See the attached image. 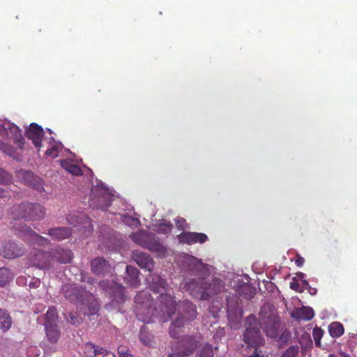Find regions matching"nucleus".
I'll list each match as a JSON object with an SVG mask.
<instances>
[{
  "label": "nucleus",
  "instance_id": "nucleus-21",
  "mask_svg": "<svg viewBox=\"0 0 357 357\" xmlns=\"http://www.w3.org/2000/svg\"><path fill=\"white\" fill-rule=\"evenodd\" d=\"M224 283L220 278H215L210 282L205 280L204 294L208 300L212 296L217 295L224 289Z\"/></svg>",
  "mask_w": 357,
  "mask_h": 357
},
{
  "label": "nucleus",
  "instance_id": "nucleus-40",
  "mask_svg": "<svg viewBox=\"0 0 357 357\" xmlns=\"http://www.w3.org/2000/svg\"><path fill=\"white\" fill-rule=\"evenodd\" d=\"M324 335V331L320 328H314L312 331V336L316 346L319 347L321 344V339Z\"/></svg>",
  "mask_w": 357,
  "mask_h": 357
},
{
  "label": "nucleus",
  "instance_id": "nucleus-50",
  "mask_svg": "<svg viewBox=\"0 0 357 357\" xmlns=\"http://www.w3.org/2000/svg\"><path fill=\"white\" fill-rule=\"evenodd\" d=\"M100 355H102V357H116L113 352L108 351L106 349H104V353Z\"/></svg>",
  "mask_w": 357,
  "mask_h": 357
},
{
  "label": "nucleus",
  "instance_id": "nucleus-34",
  "mask_svg": "<svg viewBox=\"0 0 357 357\" xmlns=\"http://www.w3.org/2000/svg\"><path fill=\"white\" fill-rule=\"evenodd\" d=\"M61 165L63 169L73 175L79 176L82 174V169L77 165L70 163L65 160H62Z\"/></svg>",
  "mask_w": 357,
  "mask_h": 357
},
{
  "label": "nucleus",
  "instance_id": "nucleus-41",
  "mask_svg": "<svg viewBox=\"0 0 357 357\" xmlns=\"http://www.w3.org/2000/svg\"><path fill=\"white\" fill-rule=\"evenodd\" d=\"M213 347L210 344H206L200 351L199 357H213Z\"/></svg>",
  "mask_w": 357,
  "mask_h": 357
},
{
  "label": "nucleus",
  "instance_id": "nucleus-3",
  "mask_svg": "<svg viewBox=\"0 0 357 357\" xmlns=\"http://www.w3.org/2000/svg\"><path fill=\"white\" fill-rule=\"evenodd\" d=\"M10 213L15 220L34 221L44 218L46 211L45 207L40 204L22 202L10 207Z\"/></svg>",
  "mask_w": 357,
  "mask_h": 357
},
{
  "label": "nucleus",
  "instance_id": "nucleus-15",
  "mask_svg": "<svg viewBox=\"0 0 357 357\" xmlns=\"http://www.w3.org/2000/svg\"><path fill=\"white\" fill-rule=\"evenodd\" d=\"M205 280L204 278L192 279L185 282L184 289L193 298L207 301V296L204 294Z\"/></svg>",
  "mask_w": 357,
  "mask_h": 357
},
{
  "label": "nucleus",
  "instance_id": "nucleus-22",
  "mask_svg": "<svg viewBox=\"0 0 357 357\" xmlns=\"http://www.w3.org/2000/svg\"><path fill=\"white\" fill-rule=\"evenodd\" d=\"M91 267L92 272L98 275H103L110 271V264L109 261L103 257H100L91 260Z\"/></svg>",
  "mask_w": 357,
  "mask_h": 357
},
{
  "label": "nucleus",
  "instance_id": "nucleus-32",
  "mask_svg": "<svg viewBox=\"0 0 357 357\" xmlns=\"http://www.w3.org/2000/svg\"><path fill=\"white\" fill-rule=\"evenodd\" d=\"M57 319H58V312L55 307H49L48 310L45 314V321L44 323V326L45 325H57Z\"/></svg>",
  "mask_w": 357,
  "mask_h": 357
},
{
  "label": "nucleus",
  "instance_id": "nucleus-46",
  "mask_svg": "<svg viewBox=\"0 0 357 357\" xmlns=\"http://www.w3.org/2000/svg\"><path fill=\"white\" fill-rule=\"evenodd\" d=\"M45 155L47 157L56 158L59 155V149L56 146H52L45 151Z\"/></svg>",
  "mask_w": 357,
  "mask_h": 357
},
{
  "label": "nucleus",
  "instance_id": "nucleus-25",
  "mask_svg": "<svg viewBox=\"0 0 357 357\" xmlns=\"http://www.w3.org/2000/svg\"><path fill=\"white\" fill-rule=\"evenodd\" d=\"M314 316L312 308L303 306L296 309L291 313V317L297 320L309 321Z\"/></svg>",
  "mask_w": 357,
  "mask_h": 357
},
{
  "label": "nucleus",
  "instance_id": "nucleus-51",
  "mask_svg": "<svg viewBox=\"0 0 357 357\" xmlns=\"http://www.w3.org/2000/svg\"><path fill=\"white\" fill-rule=\"evenodd\" d=\"M245 289L250 291L249 295L246 296L245 298L248 299H251L254 296V291L251 290L249 287H245Z\"/></svg>",
  "mask_w": 357,
  "mask_h": 357
},
{
  "label": "nucleus",
  "instance_id": "nucleus-30",
  "mask_svg": "<svg viewBox=\"0 0 357 357\" xmlns=\"http://www.w3.org/2000/svg\"><path fill=\"white\" fill-rule=\"evenodd\" d=\"M139 340L144 344L149 347L152 346L154 343V335L148 331L146 327H142L139 334Z\"/></svg>",
  "mask_w": 357,
  "mask_h": 357
},
{
  "label": "nucleus",
  "instance_id": "nucleus-48",
  "mask_svg": "<svg viewBox=\"0 0 357 357\" xmlns=\"http://www.w3.org/2000/svg\"><path fill=\"white\" fill-rule=\"evenodd\" d=\"M225 330L224 328H220L218 330L216 333L214 335L213 338L215 341H217V340L218 338H220L221 337L225 336Z\"/></svg>",
  "mask_w": 357,
  "mask_h": 357
},
{
  "label": "nucleus",
  "instance_id": "nucleus-45",
  "mask_svg": "<svg viewBox=\"0 0 357 357\" xmlns=\"http://www.w3.org/2000/svg\"><path fill=\"white\" fill-rule=\"evenodd\" d=\"M80 281L82 282H86L89 284H93L95 283V280L93 277H91L88 273H81V278Z\"/></svg>",
  "mask_w": 357,
  "mask_h": 357
},
{
  "label": "nucleus",
  "instance_id": "nucleus-4",
  "mask_svg": "<svg viewBox=\"0 0 357 357\" xmlns=\"http://www.w3.org/2000/svg\"><path fill=\"white\" fill-rule=\"evenodd\" d=\"M259 324L268 337L275 338L279 335L280 317L276 310L270 305H264L259 313Z\"/></svg>",
  "mask_w": 357,
  "mask_h": 357
},
{
  "label": "nucleus",
  "instance_id": "nucleus-37",
  "mask_svg": "<svg viewBox=\"0 0 357 357\" xmlns=\"http://www.w3.org/2000/svg\"><path fill=\"white\" fill-rule=\"evenodd\" d=\"M300 348L297 345L291 346L280 357H298Z\"/></svg>",
  "mask_w": 357,
  "mask_h": 357
},
{
  "label": "nucleus",
  "instance_id": "nucleus-27",
  "mask_svg": "<svg viewBox=\"0 0 357 357\" xmlns=\"http://www.w3.org/2000/svg\"><path fill=\"white\" fill-rule=\"evenodd\" d=\"M81 229H84V233H91L93 230V225L91 219L84 213H81L77 217V223L75 225Z\"/></svg>",
  "mask_w": 357,
  "mask_h": 357
},
{
  "label": "nucleus",
  "instance_id": "nucleus-55",
  "mask_svg": "<svg viewBox=\"0 0 357 357\" xmlns=\"http://www.w3.org/2000/svg\"><path fill=\"white\" fill-rule=\"evenodd\" d=\"M303 283L307 284V282L306 280L303 281Z\"/></svg>",
  "mask_w": 357,
  "mask_h": 357
},
{
  "label": "nucleus",
  "instance_id": "nucleus-36",
  "mask_svg": "<svg viewBox=\"0 0 357 357\" xmlns=\"http://www.w3.org/2000/svg\"><path fill=\"white\" fill-rule=\"evenodd\" d=\"M12 278V274L8 268H0V287L4 286Z\"/></svg>",
  "mask_w": 357,
  "mask_h": 357
},
{
  "label": "nucleus",
  "instance_id": "nucleus-49",
  "mask_svg": "<svg viewBox=\"0 0 357 357\" xmlns=\"http://www.w3.org/2000/svg\"><path fill=\"white\" fill-rule=\"evenodd\" d=\"M304 262H305L304 258L299 255H297V257L295 260L296 265L298 267H301L304 264Z\"/></svg>",
  "mask_w": 357,
  "mask_h": 357
},
{
  "label": "nucleus",
  "instance_id": "nucleus-26",
  "mask_svg": "<svg viewBox=\"0 0 357 357\" xmlns=\"http://www.w3.org/2000/svg\"><path fill=\"white\" fill-rule=\"evenodd\" d=\"M148 280H151V287L155 292L160 293L162 290H166L167 283L166 280L160 275H154Z\"/></svg>",
  "mask_w": 357,
  "mask_h": 357
},
{
  "label": "nucleus",
  "instance_id": "nucleus-19",
  "mask_svg": "<svg viewBox=\"0 0 357 357\" xmlns=\"http://www.w3.org/2000/svg\"><path fill=\"white\" fill-rule=\"evenodd\" d=\"M132 257L142 269L149 272L153 269L154 261L148 254L139 250H135L132 252Z\"/></svg>",
  "mask_w": 357,
  "mask_h": 357
},
{
  "label": "nucleus",
  "instance_id": "nucleus-39",
  "mask_svg": "<svg viewBox=\"0 0 357 357\" xmlns=\"http://www.w3.org/2000/svg\"><path fill=\"white\" fill-rule=\"evenodd\" d=\"M12 175L8 172L0 168V183L2 185H8L12 183Z\"/></svg>",
  "mask_w": 357,
  "mask_h": 357
},
{
  "label": "nucleus",
  "instance_id": "nucleus-16",
  "mask_svg": "<svg viewBox=\"0 0 357 357\" xmlns=\"http://www.w3.org/2000/svg\"><path fill=\"white\" fill-rule=\"evenodd\" d=\"M24 251L21 245L10 241L3 242L0 247V255L8 259L19 257L24 254Z\"/></svg>",
  "mask_w": 357,
  "mask_h": 357
},
{
  "label": "nucleus",
  "instance_id": "nucleus-9",
  "mask_svg": "<svg viewBox=\"0 0 357 357\" xmlns=\"http://www.w3.org/2000/svg\"><path fill=\"white\" fill-rule=\"evenodd\" d=\"M99 287L112 299V303L121 304L126 300L124 287L113 280L100 281Z\"/></svg>",
  "mask_w": 357,
  "mask_h": 357
},
{
  "label": "nucleus",
  "instance_id": "nucleus-28",
  "mask_svg": "<svg viewBox=\"0 0 357 357\" xmlns=\"http://www.w3.org/2000/svg\"><path fill=\"white\" fill-rule=\"evenodd\" d=\"M105 348L92 342H87L84 345V352L88 357H95L104 353Z\"/></svg>",
  "mask_w": 357,
  "mask_h": 357
},
{
  "label": "nucleus",
  "instance_id": "nucleus-11",
  "mask_svg": "<svg viewBox=\"0 0 357 357\" xmlns=\"http://www.w3.org/2000/svg\"><path fill=\"white\" fill-rule=\"evenodd\" d=\"M17 176L20 181L29 188L40 192L45 190L43 180L32 172L20 169L17 172Z\"/></svg>",
  "mask_w": 357,
  "mask_h": 357
},
{
  "label": "nucleus",
  "instance_id": "nucleus-53",
  "mask_svg": "<svg viewBox=\"0 0 357 357\" xmlns=\"http://www.w3.org/2000/svg\"><path fill=\"white\" fill-rule=\"evenodd\" d=\"M6 197V192L3 188H0V198H3Z\"/></svg>",
  "mask_w": 357,
  "mask_h": 357
},
{
  "label": "nucleus",
  "instance_id": "nucleus-38",
  "mask_svg": "<svg viewBox=\"0 0 357 357\" xmlns=\"http://www.w3.org/2000/svg\"><path fill=\"white\" fill-rule=\"evenodd\" d=\"M173 225L169 221L164 220L158 226L157 231L162 234H168L172 231Z\"/></svg>",
  "mask_w": 357,
  "mask_h": 357
},
{
  "label": "nucleus",
  "instance_id": "nucleus-52",
  "mask_svg": "<svg viewBox=\"0 0 357 357\" xmlns=\"http://www.w3.org/2000/svg\"><path fill=\"white\" fill-rule=\"evenodd\" d=\"M255 317L250 314L248 317L247 318V321L250 323L252 321H255Z\"/></svg>",
  "mask_w": 357,
  "mask_h": 357
},
{
  "label": "nucleus",
  "instance_id": "nucleus-17",
  "mask_svg": "<svg viewBox=\"0 0 357 357\" xmlns=\"http://www.w3.org/2000/svg\"><path fill=\"white\" fill-rule=\"evenodd\" d=\"M177 238L180 243L187 245L204 243L208 239L207 235L204 233L191 231H183Z\"/></svg>",
  "mask_w": 357,
  "mask_h": 357
},
{
  "label": "nucleus",
  "instance_id": "nucleus-14",
  "mask_svg": "<svg viewBox=\"0 0 357 357\" xmlns=\"http://www.w3.org/2000/svg\"><path fill=\"white\" fill-rule=\"evenodd\" d=\"M243 340L248 347L259 348L264 344V340L260 330L256 326H249L245 328L243 334Z\"/></svg>",
  "mask_w": 357,
  "mask_h": 357
},
{
  "label": "nucleus",
  "instance_id": "nucleus-24",
  "mask_svg": "<svg viewBox=\"0 0 357 357\" xmlns=\"http://www.w3.org/2000/svg\"><path fill=\"white\" fill-rule=\"evenodd\" d=\"M126 276L125 280L131 287H137L139 284V270L130 265H127L126 268Z\"/></svg>",
  "mask_w": 357,
  "mask_h": 357
},
{
  "label": "nucleus",
  "instance_id": "nucleus-42",
  "mask_svg": "<svg viewBox=\"0 0 357 357\" xmlns=\"http://www.w3.org/2000/svg\"><path fill=\"white\" fill-rule=\"evenodd\" d=\"M175 223H176V228L178 230L185 231V229L189 228V226H188L185 219H184L183 218L178 217L177 218H176Z\"/></svg>",
  "mask_w": 357,
  "mask_h": 357
},
{
  "label": "nucleus",
  "instance_id": "nucleus-44",
  "mask_svg": "<svg viewBox=\"0 0 357 357\" xmlns=\"http://www.w3.org/2000/svg\"><path fill=\"white\" fill-rule=\"evenodd\" d=\"M67 321L74 326H78L82 322V318L72 312L69 314Z\"/></svg>",
  "mask_w": 357,
  "mask_h": 357
},
{
  "label": "nucleus",
  "instance_id": "nucleus-1",
  "mask_svg": "<svg viewBox=\"0 0 357 357\" xmlns=\"http://www.w3.org/2000/svg\"><path fill=\"white\" fill-rule=\"evenodd\" d=\"M135 313L137 319L144 324L155 321L160 324L169 321L176 310V301L169 294L160 293L158 300V308L153 306V300L147 291L138 293L135 298Z\"/></svg>",
  "mask_w": 357,
  "mask_h": 357
},
{
  "label": "nucleus",
  "instance_id": "nucleus-57",
  "mask_svg": "<svg viewBox=\"0 0 357 357\" xmlns=\"http://www.w3.org/2000/svg\"><path fill=\"white\" fill-rule=\"evenodd\" d=\"M39 283V281H36L34 284Z\"/></svg>",
  "mask_w": 357,
  "mask_h": 357
},
{
  "label": "nucleus",
  "instance_id": "nucleus-6",
  "mask_svg": "<svg viewBox=\"0 0 357 357\" xmlns=\"http://www.w3.org/2000/svg\"><path fill=\"white\" fill-rule=\"evenodd\" d=\"M181 310V314L171 324L169 335L177 338L180 335V329L184 326L185 321H190L197 317V307L195 304L188 301H185L179 304Z\"/></svg>",
  "mask_w": 357,
  "mask_h": 357
},
{
  "label": "nucleus",
  "instance_id": "nucleus-29",
  "mask_svg": "<svg viewBox=\"0 0 357 357\" xmlns=\"http://www.w3.org/2000/svg\"><path fill=\"white\" fill-rule=\"evenodd\" d=\"M45 328L48 340L52 343H56L60 337L58 325H45Z\"/></svg>",
  "mask_w": 357,
  "mask_h": 357
},
{
  "label": "nucleus",
  "instance_id": "nucleus-8",
  "mask_svg": "<svg viewBox=\"0 0 357 357\" xmlns=\"http://www.w3.org/2000/svg\"><path fill=\"white\" fill-rule=\"evenodd\" d=\"M199 338L198 335L183 337L168 357H186L192 355L198 347Z\"/></svg>",
  "mask_w": 357,
  "mask_h": 357
},
{
  "label": "nucleus",
  "instance_id": "nucleus-43",
  "mask_svg": "<svg viewBox=\"0 0 357 357\" xmlns=\"http://www.w3.org/2000/svg\"><path fill=\"white\" fill-rule=\"evenodd\" d=\"M117 352L119 357H133L129 349L124 345H120L117 349Z\"/></svg>",
  "mask_w": 357,
  "mask_h": 357
},
{
  "label": "nucleus",
  "instance_id": "nucleus-7",
  "mask_svg": "<svg viewBox=\"0 0 357 357\" xmlns=\"http://www.w3.org/2000/svg\"><path fill=\"white\" fill-rule=\"evenodd\" d=\"M90 206L106 211L112 204V197L103 183H98L91 188Z\"/></svg>",
  "mask_w": 357,
  "mask_h": 357
},
{
  "label": "nucleus",
  "instance_id": "nucleus-20",
  "mask_svg": "<svg viewBox=\"0 0 357 357\" xmlns=\"http://www.w3.org/2000/svg\"><path fill=\"white\" fill-rule=\"evenodd\" d=\"M51 252L52 265L55 262L59 264L70 263L73 257V252L68 249H63L60 247L56 248Z\"/></svg>",
  "mask_w": 357,
  "mask_h": 357
},
{
  "label": "nucleus",
  "instance_id": "nucleus-13",
  "mask_svg": "<svg viewBox=\"0 0 357 357\" xmlns=\"http://www.w3.org/2000/svg\"><path fill=\"white\" fill-rule=\"evenodd\" d=\"M29 263L30 266L39 269H49L52 266L51 252L36 250L31 253Z\"/></svg>",
  "mask_w": 357,
  "mask_h": 357
},
{
  "label": "nucleus",
  "instance_id": "nucleus-5",
  "mask_svg": "<svg viewBox=\"0 0 357 357\" xmlns=\"http://www.w3.org/2000/svg\"><path fill=\"white\" fill-rule=\"evenodd\" d=\"M130 238L136 244L155 253L160 257L167 254V247L154 234L144 231L135 232L131 234Z\"/></svg>",
  "mask_w": 357,
  "mask_h": 357
},
{
  "label": "nucleus",
  "instance_id": "nucleus-58",
  "mask_svg": "<svg viewBox=\"0 0 357 357\" xmlns=\"http://www.w3.org/2000/svg\"><path fill=\"white\" fill-rule=\"evenodd\" d=\"M343 357H349V356H345V355H344Z\"/></svg>",
  "mask_w": 357,
  "mask_h": 357
},
{
  "label": "nucleus",
  "instance_id": "nucleus-56",
  "mask_svg": "<svg viewBox=\"0 0 357 357\" xmlns=\"http://www.w3.org/2000/svg\"><path fill=\"white\" fill-rule=\"evenodd\" d=\"M68 222H69L70 223H72L69 218H68Z\"/></svg>",
  "mask_w": 357,
  "mask_h": 357
},
{
  "label": "nucleus",
  "instance_id": "nucleus-31",
  "mask_svg": "<svg viewBox=\"0 0 357 357\" xmlns=\"http://www.w3.org/2000/svg\"><path fill=\"white\" fill-rule=\"evenodd\" d=\"M12 325L11 317L5 310L0 309V329L3 332L8 331Z\"/></svg>",
  "mask_w": 357,
  "mask_h": 357
},
{
  "label": "nucleus",
  "instance_id": "nucleus-12",
  "mask_svg": "<svg viewBox=\"0 0 357 357\" xmlns=\"http://www.w3.org/2000/svg\"><path fill=\"white\" fill-rule=\"evenodd\" d=\"M14 227L15 230L18 231V235L28 243L45 245L50 243L47 238L39 235L26 225H24L19 228L15 226Z\"/></svg>",
  "mask_w": 357,
  "mask_h": 357
},
{
  "label": "nucleus",
  "instance_id": "nucleus-18",
  "mask_svg": "<svg viewBox=\"0 0 357 357\" xmlns=\"http://www.w3.org/2000/svg\"><path fill=\"white\" fill-rule=\"evenodd\" d=\"M26 137L32 141L36 148L42 146V140L44 135L43 128L36 123H31L26 130Z\"/></svg>",
  "mask_w": 357,
  "mask_h": 357
},
{
  "label": "nucleus",
  "instance_id": "nucleus-33",
  "mask_svg": "<svg viewBox=\"0 0 357 357\" xmlns=\"http://www.w3.org/2000/svg\"><path fill=\"white\" fill-rule=\"evenodd\" d=\"M328 332L331 337H339L344 333V327L340 322H332L328 326Z\"/></svg>",
  "mask_w": 357,
  "mask_h": 357
},
{
  "label": "nucleus",
  "instance_id": "nucleus-47",
  "mask_svg": "<svg viewBox=\"0 0 357 357\" xmlns=\"http://www.w3.org/2000/svg\"><path fill=\"white\" fill-rule=\"evenodd\" d=\"M290 288L296 291H301V290L300 289V284L295 278H294L292 279V281L290 282Z\"/></svg>",
  "mask_w": 357,
  "mask_h": 357
},
{
  "label": "nucleus",
  "instance_id": "nucleus-54",
  "mask_svg": "<svg viewBox=\"0 0 357 357\" xmlns=\"http://www.w3.org/2000/svg\"><path fill=\"white\" fill-rule=\"evenodd\" d=\"M328 357H337V356H335L334 354H330V355L328 356Z\"/></svg>",
  "mask_w": 357,
  "mask_h": 357
},
{
  "label": "nucleus",
  "instance_id": "nucleus-2",
  "mask_svg": "<svg viewBox=\"0 0 357 357\" xmlns=\"http://www.w3.org/2000/svg\"><path fill=\"white\" fill-rule=\"evenodd\" d=\"M62 294L70 302L76 305H86L89 312L84 314L91 316L98 312L100 309L98 301L91 293L77 284H65L62 286Z\"/></svg>",
  "mask_w": 357,
  "mask_h": 357
},
{
  "label": "nucleus",
  "instance_id": "nucleus-10",
  "mask_svg": "<svg viewBox=\"0 0 357 357\" xmlns=\"http://www.w3.org/2000/svg\"><path fill=\"white\" fill-rule=\"evenodd\" d=\"M0 136L13 139L14 143L16 144L20 149H22L24 138L22 135L21 130L16 125L9 121H4L2 123H0Z\"/></svg>",
  "mask_w": 357,
  "mask_h": 357
},
{
  "label": "nucleus",
  "instance_id": "nucleus-23",
  "mask_svg": "<svg viewBox=\"0 0 357 357\" xmlns=\"http://www.w3.org/2000/svg\"><path fill=\"white\" fill-rule=\"evenodd\" d=\"M47 234L52 239L61 241L70 237L72 234V231L66 227H54L48 230Z\"/></svg>",
  "mask_w": 357,
  "mask_h": 357
},
{
  "label": "nucleus",
  "instance_id": "nucleus-35",
  "mask_svg": "<svg viewBox=\"0 0 357 357\" xmlns=\"http://www.w3.org/2000/svg\"><path fill=\"white\" fill-rule=\"evenodd\" d=\"M0 149L3 151V153L12 157L13 159L17 161L21 160V156L15 153V149L10 144L1 143Z\"/></svg>",
  "mask_w": 357,
  "mask_h": 357
}]
</instances>
